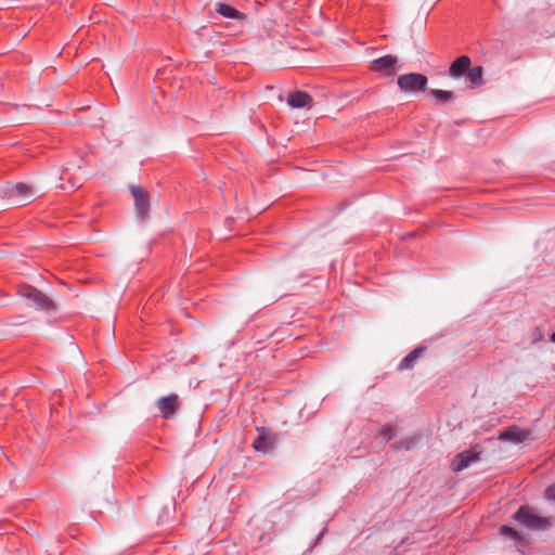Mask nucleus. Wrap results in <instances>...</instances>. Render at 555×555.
<instances>
[{
	"label": "nucleus",
	"instance_id": "1",
	"mask_svg": "<svg viewBox=\"0 0 555 555\" xmlns=\"http://www.w3.org/2000/svg\"><path fill=\"white\" fill-rule=\"evenodd\" d=\"M18 294L29 300V302L39 310L52 312L56 309L54 301L34 286L23 284L18 287Z\"/></svg>",
	"mask_w": 555,
	"mask_h": 555
},
{
	"label": "nucleus",
	"instance_id": "2",
	"mask_svg": "<svg viewBox=\"0 0 555 555\" xmlns=\"http://www.w3.org/2000/svg\"><path fill=\"white\" fill-rule=\"evenodd\" d=\"M514 519L531 530H546L551 527L548 518L537 515L528 505L520 506L515 513Z\"/></svg>",
	"mask_w": 555,
	"mask_h": 555
},
{
	"label": "nucleus",
	"instance_id": "3",
	"mask_svg": "<svg viewBox=\"0 0 555 555\" xmlns=\"http://www.w3.org/2000/svg\"><path fill=\"white\" fill-rule=\"evenodd\" d=\"M427 77L423 74L411 73L398 77L397 83L403 92H418L427 89Z\"/></svg>",
	"mask_w": 555,
	"mask_h": 555
},
{
	"label": "nucleus",
	"instance_id": "4",
	"mask_svg": "<svg viewBox=\"0 0 555 555\" xmlns=\"http://www.w3.org/2000/svg\"><path fill=\"white\" fill-rule=\"evenodd\" d=\"M130 192L134 201L137 216L144 220L150 211V194L139 185H130Z\"/></svg>",
	"mask_w": 555,
	"mask_h": 555
},
{
	"label": "nucleus",
	"instance_id": "5",
	"mask_svg": "<svg viewBox=\"0 0 555 555\" xmlns=\"http://www.w3.org/2000/svg\"><path fill=\"white\" fill-rule=\"evenodd\" d=\"M480 460V452L474 449L465 450L455 455L451 462V469L455 473L467 468L473 463Z\"/></svg>",
	"mask_w": 555,
	"mask_h": 555
},
{
	"label": "nucleus",
	"instance_id": "6",
	"mask_svg": "<svg viewBox=\"0 0 555 555\" xmlns=\"http://www.w3.org/2000/svg\"><path fill=\"white\" fill-rule=\"evenodd\" d=\"M257 431L258 436L253 443V448L262 453H267L272 450L276 442L275 435L263 427L257 428Z\"/></svg>",
	"mask_w": 555,
	"mask_h": 555
},
{
	"label": "nucleus",
	"instance_id": "7",
	"mask_svg": "<svg viewBox=\"0 0 555 555\" xmlns=\"http://www.w3.org/2000/svg\"><path fill=\"white\" fill-rule=\"evenodd\" d=\"M156 404L162 417L168 420L171 418L179 409V397L176 393H171L159 398Z\"/></svg>",
	"mask_w": 555,
	"mask_h": 555
},
{
	"label": "nucleus",
	"instance_id": "8",
	"mask_svg": "<svg viewBox=\"0 0 555 555\" xmlns=\"http://www.w3.org/2000/svg\"><path fill=\"white\" fill-rule=\"evenodd\" d=\"M397 57L393 55H385L376 59L371 64V69L382 73L385 76H392L396 73Z\"/></svg>",
	"mask_w": 555,
	"mask_h": 555
},
{
	"label": "nucleus",
	"instance_id": "9",
	"mask_svg": "<svg viewBox=\"0 0 555 555\" xmlns=\"http://www.w3.org/2000/svg\"><path fill=\"white\" fill-rule=\"evenodd\" d=\"M9 196L10 198L15 199L17 205L24 206L29 203L30 198L33 197V191L28 185L24 183H17L10 189Z\"/></svg>",
	"mask_w": 555,
	"mask_h": 555
},
{
	"label": "nucleus",
	"instance_id": "10",
	"mask_svg": "<svg viewBox=\"0 0 555 555\" xmlns=\"http://www.w3.org/2000/svg\"><path fill=\"white\" fill-rule=\"evenodd\" d=\"M528 436L529 433L527 430L517 426H509L507 429L500 433L499 439L502 441H512L517 443L526 440Z\"/></svg>",
	"mask_w": 555,
	"mask_h": 555
},
{
	"label": "nucleus",
	"instance_id": "11",
	"mask_svg": "<svg viewBox=\"0 0 555 555\" xmlns=\"http://www.w3.org/2000/svg\"><path fill=\"white\" fill-rule=\"evenodd\" d=\"M470 65V59L467 55H462L451 63L449 75L453 78H459L466 74Z\"/></svg>",
	"mask_w": 555,
	"mask_h": 555
},
{
	"label": "nucleus",
	"instance_id": "12",
	"mask_svg": "<svg viewBox=\"0 0 555 555\" xmlns=\"http://www.w3.org/2000/svg\"><path fill=\"white\" fill-rule=\"evenodd\" d=\"M287 104L293 108L311 107L312 98L304 91H295L287 96Z\"/></svg>",
	"mask_w": 555,
	"mask_h": 555
},
{
	"label": "nucleus",
	"instance_id": "13",
	"mask_svg": "<svg viewBox=\"0 0 555 555\" xmlns=\"http://www.w3.org/2000/svg\"><path fill=\"white\" fill-rule=\"evenodd\" d=\"M426 350L425 347L420 346L412 350L408 356H405L400 363L398 364V371L411 370L414 367L417 359L422 356V353Z\"/></svg>",
	"mask_w": 555,
	"mask_h": 555
},
{
	"label": "nucleus",
	"instance_id": "14",
	"mask_svg": "<svg viewBox=\"0 0 555 555\" xmlns=\"http://www.w3.org/2000/svg\"><path fill=\"white\" fill-rule=\"evenodd\" d=\"M216 11L227 18L242 20L244 17V14L238 10L224 3H218Z\"/></svg>",
	"mask_w": 555,
	"mask_h": 555
},
{
	"label": "nucleus",
	"instance_id": "15",
	"mask_svg": "<svg viewBox=\"0 0 555 555\" xmlns=\"http://www.w3.org/2000/svg\"><path fill=\"white\" fill-rule=\"evenodd\" d=\"M429 94L436 99L437 104H446L455 99L454 92L440 89H431Z\"/></svg>",
	"mask_w": 555,
	"mask_h": 555
},
{
	"label": "nucleus",
	"instance_id": "16",
	"mask_svg": "<svg viewBox=\"0 0 555 555\" xmlns=\"http://www.w3.org/2000/svg\"><path fill=\"white\" fill-rule=\"evenodd\" d=\"M467 79L472 82L474 86H478L482 82V67L481 66H475L469 67V69L466 72Z\"/></svg>",
	"mask_w": 555,
	"mask_h": 555
},
{
	"label": "nucleus",
	"instance_id": "17",
	"mask_svg": "<svg viewBox=\"0 0 555 555\" xmlns=\"http://www.w3.org/2000/svg\"><path fill=\"white\" fill-rule=\"evenodd\" d=\"M417 441H418V437H416V436L408 437V438L401 439L400 441L396 442L393 444V447L397 450H411L412 448H414V446L417 443Z\"/></svg>",
	"mask_w": 555,
	"mask_h": 555
},
{
	"label": "nucleus",
	"instance_id": "18",
	"mask_svg": "<svg viewBox=\"0 0 555 555\" xmlns=\"http://www.w3.org/2000/svg\"><path fill=\"white\" fill-rule=\"evenodd\" d=\"M379 435L383 436L386 440H390L395 437V429L391 425L383 426L379 430Z\"/></svg>",
	"mask_w": 555,
	"mask_h": 555
},
{
	"label": "nucleus",
	"instance_id": "19",
	"mask_svg": "<svg viewBox=\"0 0 555 555\" xmlns=\"http://www.w3.org/2000/svg\"><path fill=\"white\" fill-rule=\"evenodd\" d=\"M501 533L504 534V535H507L512 539H520V535L519 533L513 529L512 527H508V526H502L501 529H500Z\"/></svg>",
	"mask_w": 555,
	"mask_h": 555
},
{
	"label": "nucleus",
	"instance_id": "20",
	"mask_svg": "<svg viewBox=\"0 0 555 555\" xmlns=\"http://www.w3.org/2000/svg\"><path fill=\"white\" fill-rule=\"evenodd\" d=\"M544 496L546 500L555 502V483L548 486L544 491Z\"/></svg>",
	"mask_w": 555,
	"mask_h": 555
},
{
	"label": "nucleus",
	"instance_id": "21",
	"mask_svg": "<svg viewBox=\"0 0 555 555\" xmlns=\"http://www.w3.org/2000/svg\"><path fill=\"white\" fill-rule=\"evenodd\" d=\"M551 341L555 344V332L551 335Z\"/></svg>",
	"mask_w": 555,
	"mask_h": 555
}]
</instances>
